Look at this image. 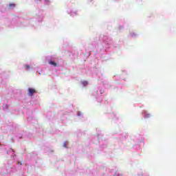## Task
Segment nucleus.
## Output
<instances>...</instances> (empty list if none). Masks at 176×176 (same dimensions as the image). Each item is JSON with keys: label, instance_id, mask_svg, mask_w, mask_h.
Listing matches in <instances>:
<instances>
[{"label": "nucleus", "instance_id": "1", "mask_svg": "<svg viewBox=\"0 0 176 176\" xmlns=\"http://www.w3.org/2000/svg\"><path fill=\"white\" fill-rule=\"evenodd\" d=\"M29 96H32L34 93H36V90L33 88H28Z\"/></svg>", "mask_w": 176, "mask_h": 176}, {"label": "nucleus", "instance_id": "2", "mask_svg": "<svg viewBox=\"0 0 176 176\" xmlns=\"http://www.w3.org/2000/svg\"><path fill=\"white\" fill-rule=\"evenodd\" d=\"M14 8H16V4H14V3H10L8 5V9H13Z\"/></svg>", "mask_w": 176, "mask_h": 176}, {"label": "nucleus", "instance_id": "3", "mask_svg": "<svg viewBox=\"0 0 176 176\" xmlns=\"http://www.w3.org/2000/svg\"><path fill=\"white\" fill-rule=\"evenodd\" d=\"M49 64H50V65H53L54 67H57V63H56V62L54 61H49Z\"/></svg>", "mask_w": 176, "mask_h": 176}, {"label": "nucleus", "instance_id": "4", "mask_svg": "<svg viewBox=\"0 0 176 176\" xmlns=\"http://www.w3.org/2000/svg\"><path fill=\"white\" fill-rule=\"evenodd\" d=\"M81 83L82 86H87V85H89V82L86 80L82 81Z\"/></svg>", "mask_w": 176, "mask_h": 176}, {"label": "nucleus", "instance_id": "5", "mask_svg": "<svg viewBox=\"0 0 176 176\" xmlns=\"http://www.w3.org/2000/svg\"><path fill=\"white\" fill-rule=\"evenodd\" d=\"M25 68H26V69H31V66L28 65H25Z\"/></svg>", "mask_w": 176, "mask_h": 176}, {"label": "nucleus", "instance_id": "6", "mask_svg": "<svg viewBox=\"0 0 176 176\" xmlns=\"http://www.w3.org/2000/svg\"><path fill=\"white\" fill-rule=\"evenodd\" d=\"M79 116H82V113L80 112H78V114Z\"/></svg>", "mask_w": 176, "mask_h": 176}, {"label": "nucleus", "instance_id": "7", "mask_svg": "<svg viewBox=\"0 0 176 176\" xmlns=\"http://www.w3.org/2000/svg\"><path fill=\"white\" fill-rule=\"evenodd\" d=\"M63 146H64L65 148H66L65 144H63Z\"/></svg>", "mask_w": 176, "mask_h": 176}]
</instances>
